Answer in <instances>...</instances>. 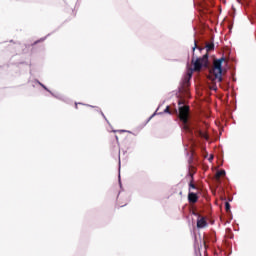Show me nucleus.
<instances>
[{"label":"nucleus","mask_w":256,"mask_h":256,"mask_svg":"<svg viewBox=\"0 0 256 256\" xmlns=\"http://www.w3.org/2000/svg\"><path fill=\"white\" fill-rule=\"evenodd\" d=\"M227 61L225 57L214 59L212 69H210V79L215 83V81H218V83L223 82V63Z\"/></svg>","instance_id":"f257e3e1"},{"label":"nucleus","mask_w":256,"mask_h":256,"mask_svg":"<svg viewBox=\"0 0 256 256\" xmlns=\"http://www.w3.org/2000/svg\"><path fill=\"white\" fill-rule=\"evenodd\" d=\"M192 65L194 66L193 68H190L188 71H192V73L199 72L203 67H208L209 65V54L203 55V57H195V53L192 54V60H191Z\"/></svg>","instance_id":"f03ea898"},{"label":"nucleus","mask_w":256,"mask_h":256,"mask_svg":"<svg viewBox=\"0 0 256 256\" xmlns=\"http://www.w3.org/2000/svg\"><path fill=\"white\" fill-rule=\"evenodd\" d=\"M189 106H180L179 107V113H178V119L182 122L183 129L187 133H191V128L189 127Z\"/></svg>","instance_id":"7ed1b4c3"},{"label":"nucleus","mask_w":256,"mask_h":256,"mask_svg":"<svg viewBox=\"0 0 256 256\" xmlns=\"http://www.w3.org/2000/svg\"><path fill=\"white\" fill-rule=\"evenodd\" d=\"M129 203V196L126 194H119L117 196V208L126 207V205Z\"/></svg>","instance_id":"20e7f679"},{"label":"nucleus","mask_w":256,"mask_h":256,"mask_svg":"<svg viewBox=\"0 0 256 256\" xmlns=\"http://www.w3.org/2000/svg\"><path fill=\"white\" fill-rule=\"evenodd\" d=\"M191 77H193V70H188L182 82L183 89H188L189 85H191Z\"/></svg>","instance_id":"39448f33"},{"label":"nucleus","mask_w":256,"mask_h":256,"mask_svg":"<svg viewBox=\"0 0 256 256\" xmlns=\"http://www.w3.org/2000/svg\"><path fill=\"white\" fill-rule=\"evenodd\" d=\"M194 215H198V219H197L198 229H203V227H207V220H205V217H202L201 215L195 212H194Z\"/></svg>","instance_id":"423d86ee"},{"label":"nucleus","mask_w":256,"mask_h":256,"mask_svg":"<svg viewBox=\"0 0 256 256\" xmlns=\"http://www.w3.org/2000/svg\"><path fill=\"white\" fill-rule=\"evenodd\" d=\"M188 201L189 203H197V201H199V196H197V193L189 192Z\"/></svg>","instance_id":"0eeeda50"},{"label":"nucleus","mask_w":256,"mask_h":256,"mask_svg":"<svg viewBox=\"0 0 256 256\" xmlns=\"http://www.w3.org/2000/svg\"><path fill=\"white\" fill-rule=\"evenodd\" d=\"M221 177H225V170H220L216 172L215 180L217 181V183H221Z\"/></svg>","instance_id":"6e6552de"},{"label":"nucleus","mask_w":256,"mask_h":256,"mask_svg":"<svg viewBox=\"0 0 256 256\" xmlns=\"http://www.w3.org/2000/svg\"><path fill=\"white\" fill-rule=\"evenodd\" d=\"M164 113H169V115H177V108L171 110V107L167 106Z\"/></svg>","instance_id":"1a4fd4ad"},{"label":"nucleus","mask_w":256,"mask_h":256,"mask_svg":"<svg viewBox=\"0 0 256 256\" xmlns=\"http://www.w3.org/2000/svg\"><path fill=\"white\" fill-rule=\"evenodd\" d=\"M190 182H189V189H197L195 183H193V173H189Z\"/></svg>","instance_id":"9d476101"},{"label":"nucleus","mask_w":256,"mask_h":256,"mask_svg":"<svg viewBox=\"0 0 256 256\" xmlns=\"http://www.w3.org/2000/svg\"><path fill=\"white\" fill-rule=\"evenodd\" d=\"M214 49H215V44L213 42L206 44L207 53H209V51H213Z\"/></svg>","instance_id":"9b49d317"},{"label":"nucleus","mask_w":256,"mask_h":256,"mask_svg":"<svg viewBox=\"0 0 256 256\" xmlns=\"http://www.w3.org/2000/svg\"><path fill=\"white\" fill-rule=\"evenodd\" d=\"M195 49H199V51H203V48L197 46V40H194V46L192 47L193 53H195Z\"/></svg>","instance_id":"f8f14e48"},{"label":"nucleus","mask_w":256,"mask_h":256,"mask_svg":"<svg viewBox=\"0 0 256 256\" xmlns=\"http://www.w3.org/2000/svg\"><path fill=\"white\" fill-rule=\"evenodd\" d=\"M225 209H226L227 213H229L231 211V204H229V202L225 203Z\"/></svg>","instance_id":"ddd939ff"},{"label":"nucleus","mask_w":256,"mask_h":256,"mask_svg":"<svg viewBox=\"0 0 256 256\" xmlns=\"http://www.w3.org/2000/svg\"><path fill=\"white\" fill-rule=\"evenodd\" d=\"M199 135L202 137V139H209V136L204 132L199 131Z\"/></svg>","instance_id":"4468645a"},{"label":"nucleus","mask_w":256,"mask_h":256,"mask_svg":"<svg viewBox=\"0 0 256 256\" xmlns=\"http://www.w3.org/2000/svg\"><path fill=\"white\" fill-rule=\"evenodd\" d=\"M210 89H211L212 91H217V85H216V84L212 85Z\"/></svg>","instance_id":"2eb2a0df"},{"label":"nucleus","mask_w":256,"mask_h":256,"mask_svg":"<svg viewBox=\"0 0 256 256\" xmlns=\"http://www.w3.org/2000/svg\"><path fill=\"white\" fill-rule=\"evenodd\" d=\"M209 161H213V156H211V157L209 158Z\"/></svg>","instance_id":"dca6fc26"},{"label":"nucleus","mask_w":256,"mask_h":256,"mask_svg":"<svg viewBox=\"0 0 256 256\" xmlns=\"http://www.w3.org/2000/svg\"><path fill=\"white\" fill-rule=\"evenodd\" d=\"M75 107H76V109H77V104H75Z\"/></svg>","instance_id":"f3484780"},{"label":"nucleus","mask_w":256,"mask_h":256,"mask_svg":"<svg viewBox=\"0 0 256 256\" xmlns=\"http://www.w3.org/2000/svg\"><path fill=\"white\" fill-rule=\"evenodd\" d=\"M116 139H119L118 136H116Z\"/></svg>","instance_id":"a211bd4d"}]
</instances>
